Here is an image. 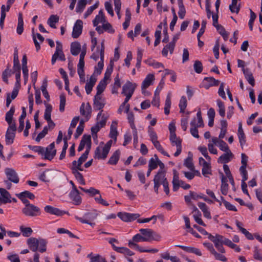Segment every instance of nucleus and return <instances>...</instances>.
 <instances>
[{
  "label": "nucleus",
  "mask_w": 262,
  "mask_h": 262,
  "mask_svg": "<svg viewBox=\"0 0 262 262\" xmlns=\"http://www.w3.org/2000/svg\"><path fill=\"white\" fill-rule=\"evenodd\" d=\"M21 211L23 214L28 217H36L41 214L40 208L32 204L28 206H25L22 208Z\"/></svg>",
  "instance_id": "nucleus-4"
},
{
  "label": "nucleus",
  "mask_w": 262,
  "mask_h": 262,
  "mask_svg": "<svg viewBox=\"0 0 262 262\" xmlns=\"http://www.w3.org/2000/svg\"><path fill=\"white\" fill-rule=\"evenodd\" d=\"M148 135L150 137L151 141L152 142L158 141V136L156 133L154 131V128L149 126L148 127Z\"/></svg>",
  "instance_id": "nucleus-52"
},
{
  "label": "nucleus",
  "mask_w": 262,
  "mask_h": 262,
  "mask_svg": "<svg viewBox=\"0 0 262 262\" xmlns=\"http://www.w3.org/2000/svg\"><path fill=\"white\" fill-rule=\"evenodd\" d=\"M238 0H232L231 4L229 5V8L232 13H236L238 14L239 10L241 6L239 4L237 6Z\"/></svg>",
  "instance_id": "nucleus-36"
},
{
  "label": "nucleus",
  "mask_w": 262,
  "mask_h": 262,
  "mask_svg": "<svg viewBox=\"0 0 262 262\" xmlns=\"http://www.w3.org/2000/svg\"><path fill=\"white\" fill-rule=\"evenodd\" d=\"M102 28L104 31H107L110 33H114L115 32V30L113 28L112 25L108 23H106L105 24L104 23L102 25Z\"/></svg>",
  "instance_id": "nucleus-64"
},
{
  "label": "nucleus",
  "mask_w": 262,
  "mask_h": 262,
  "mask_svg": "<svg viewBox=\"0 0 262 262\" xmlns=\"http://www.w3.org/2000/svg\"><path fill=\"white\" fill-rule=\"evenodd\" d=\"M56 51L54 54L52 55L51 63L52 64H54L56 61V57L58 56V53H60V52H62V45L60 41L59 40H57L56 41Z\"/></svg>",
  "instance_id": "nucleus-24"
},
{
  "label": "nucleus",
  "mask_w": 262,
  "mask_h": 262,
  "mask_svg": "<svg viewBox=\"0 0 262 262\" xmlns=\"http://www.w3.org/2000/svg\"><path fill=\"white\" fill-rule=\"evenodd\" d=\"M82 21L78 19L76 21L73 29L72 36L74 38H78L81 34L83 28Z\"/></svg>",
  "instance_id": "nucleus-8"
},
{
  "label": "nucleus",
  "mask_w": 262,
  "mask_h": 262,
  "mask_svg": "<svg viewBox=\"0 0 262 262\" xmlns=\"http://www.w3.org/2000/svg\"><path fill=\"white\" fill-rule=\"evenodd\" d=\"M104 148L98 146L95 151V159H105L107 157H104Z\"/></svg>",
  "instance_id": "nucleus-38"
},
{
  "label": "nucleus",
  "mask_w": 262,
  "mask_h": 262,
  "mask_svg": "<svg viewBox=\"0 0 262 262\" xmlns=\"http://www.w3.org/2000/svg\"><path fill=\"white\" fill-rule=\"evenodd\" d=\"M136 86L137 84L135 83H133L130 81H127L122 87V94H126V93H128L133 94Z\"/></svg>",
  "instance_id": "nucleus-14"
},
{
  "label": "nucleus",
  "mask_w": 262,
  "mask_h": 262,
  "mask_svg": "<svg viewBox=\"0 0 262 262\" xmlns=\"http://www.w3.org/2000/svg\"><path fill=\"white\" fill-rule=\"evenodd\" d=\"M105 104V99L100 95H96L94 99V108L96 111L102 110Z\"/></svg>",
  "instance_id": "nucleus-12"
},
{
  "label": "nucleus",
  "mask_w": 262,
  "mask_h": 262,
  "mask_svg": "<svg viewBox=\"0 0 262 262\" xmlns=\"http://www.w3.org/2000/svg\"><path fill=\"white\" fill-rule=\"evenodd\" d=\"M176 45L173 42H170L168 44L166 45L162 51V54L163 56L166 57L168 55V50L170 54H172Z\"/></svg>",
  "instance_id": "nucleus-30"
},
{
  "label": "nucleus",
  "mask_w": 262,
  "mask_h": 262,
  "mask_svg": "<svg viewBox=\"0 0 262 262\" xmlns=\"http://www.w3.org/2000/svg\"><path fill=\"white\" fill-rule=\"evenodd\" d=\"M15 112L14 106H11L10 110L6 113L5 120L7 122L8 124H10L12 122L13 116Z\"/></svg>",
  "instance_id": "nucleus-43"
},
{
  "label": "nucleus",
  "mask_w": 262,
  "mask_h": 262,
  "mask_svg": "<svg viewBox=\"0 0 262 262\" xmlns=\"http://www.w3.org/2000/svg\"><path fill=\"white\" fill-rule=\"evenodd\" d=\"M66 98L64 94L60 95V104H59V111L63 112L64 111V107L66 105Z\"/></svg>",
  "instance_id": "nucleus-53"
},
{
  "label": "nucleus",
  "mask_w": 262,
  "mask_h": 262,
  "mask_svg": "<svg viewBox=\"0 0 262 262\" xmlns=\"http://www.w3.org/2000/svg\"><path fill=\"white\" fill-rule=\"evenodd\" d=\"M81 51V45L78 41H75L71 43L70 51L74 56H77Z\"/></svg>",
  "instance_id": "nucleus-26"
},
{
  "label": "nucleus",
  "mask_w": 262,
  "mask_h": 262,
  "mask_svg": "<svg viewBox=\"0 0 262 262\" xmlns=\"http://www.w3.org/2000/svg\"><path fill=\"white\" fill-rule=\"evenodd\" d=\"M106 84V82L102 80L99 82L97 86V95H100L105 89Z\"/></svg>",
  "instance_id": "nucleus-46"
},
{
  "label": "nucleus",
  "mask_w": 262,
  "mask_h": 262,
  "mask_svg": "<svg viewBox=\"0 0 262 262\" xmlns=\"http://www.w3.org/2000/svg\"><path fill=\"white\" fill-rule=\"evenodd\" d=\"M121 152L118 149L116 150L110 157L107 163L110 165H116L120 156Z\"/></svg>",
  "instance_id": "nucleus-28"
},
{
  "label": "nucleus",
  "mask_w": 262,
  "mask_h": 262,
  "mask_svg": "<svg viewBox=\"0 0 262 262\" xmlns=\"http://www.w3.org/2000/svg\"><path fill=\"white\" fill-rule=\"evenodd\" d=\"M145 240H147V239L143 237V236L141 234L138 233V234L135 235L133 237L131 241L133 242V243H139L140 242H145Z\"/></svg>",
  "instance_id": "nucleus-61"
},
{
  "label": "nucleus",
  "mask_w": 262,
  "mask_h": 262,
  "mask_svg": "<svg viewBox=\"0 0 262 262\" xmlns=\"http://www.w3.org/2000/svg\"><path fill=\"white\" fill-rule=\"evenodd\" d=\"M84 59L79 58L78 64L77 72L79 76L80 80L84 82L85 80V74L84 72Z\"/></svg>",
  "instance_id": "nucleus-19"
},
{
  "label": "nucleus",
  "mask_w": 262,
  "mask_h": 262,
  "mask_svg": "<svg viewBox=\"0 0 262 262\" xmlns=\"http://www.w3.org/2000/svg\"><path fill=\"white\" fill-rule=\"evenodd\" d=\"M44 210L47 213L57 216H62L64 214L68 213L64 211L61 210L57 208L54 207L50 205L45 206Z\"/></svg>",
  "instance_id": "nucleus-13"
},
{
  "label": "nucleus",
  "mask_w": 262,
  "mask_h": 262,
  "mask_svg": "<svg viewBox=\"0 0 262 262\" xmlns=\"http://www.w3.org/2000/svg\"><path fill=\"white\" fill-rule=\"evenodd\" d=\"M208 238L214 243L215 246L221 244L225 245V241L227 239L223 236L218 234H216L214 236L209 234H208Z\"/></svg>",
  "instance_id": "nucleus-16"
},
{
  "label": "nucleus",
  "mask_w": 262,
  "mask_h": 262,
  "mask_svg": "<svg viewBox=\"0 0 262 262\" xmlns=\"http://www.w3.org/2000/svg\"><path fill=\"white\" fill-rule=\"evenodd\" d=\"M44 104L46 105V110L44 114V118L47 120H50L51 119V112L52 111V106L51 104H48L46 101L44 102Z\"/></svg>",
  "instance_id": "nucleus-32"
},
{
  "label": "nucleus",
  "mask_w": 262,
  "mask_h": 262,
  "mask_svg": "<svg viewBox=\"0 0 262 262\" xmlns=\"http://www.w3.org/2000/svg\"><path fill=\"white\" fill-rule=\"evenodd\" d=\"M139 232L143 235V237L147 239L145 242L151 241H159L161 240V235L150 229H140Z\"/></svg>",
  "instance_id": "nucleus-3"
},
{
  "label": "nucleus",
  "mask_w": 262,
  "mask_h": 262,
  "mask_svg": "<svg viewBox=\"0 0 262 262\" xmlns=\"http://www.w3.org/2000/svg\"><path fill=\"white\" fill-rule=\"evenodd\" d=\"M47 244V239L42 238L30 237L27 239V244L33 252H36L37 250L41 253L46 252Z\"/></svg>",
  "instance_id": "nucleus-1"
},
{
  "label": "nucleus",
  "mask_w": 262,
  "mask_h": 262,
  "mask_svg": "<svg viewBox=\"0 0 262 262\" xmlns=\"http://www.w3.org/2000/svg\"><path fill=\"white\" fill-rule=\"evenodd\" d=\"M53 177V172L50 169H46L39 177V179L45 182H49Z\"/></svg>",
  "instance_id": "nucleus-20"
},
{
  "label": "nucleus",
  "mask_w": 262,
  "mask_h": 262,
  "mask_svg": "<svg viewBox=\"0 0 262 262\" xmlns=\"http://www.w3.org/2000/svg\"><path fill=\"white\" fill-rule=\"evenodd\" d=\"M79 194V191L77 189H72L69 193V197L75 205H78L81 202V198Z\"/></svg>",
  "instance_id": "nucleus-15"
},
{
  "label": "nucleus",
  "mask_w": 262,
  "mask_h": 262,
  "mask_svg": "<svg viewBox=\"0 0 262 262\" xmlns=\"http://www.w3.org/2000/svg\"><path fill=\"white\" fill-rule=\"evenodd\" d=\"M225 245L229 246L232 249H234L236 252H239L241 250V248L238 246L228 238L226 239L225 241Z\"/></svg>",
  "instance_id": "nucleus-51"
},
{
  "label": "nucleus",
  "mask_w": 262,
  "mask_h": 262,
  "mask_svg": "<svg viewBox=\"0 0 262 262\" xmlns=\"http://www.w3.org/2000/svg\"><path fill=\"white\" fill-rule=\"evenodd\" d=\"M171 106V98L170 94H168L165 103L164 113L166 115H168L170 112V108Z\"/></svg>",
  "instance_id": "nucleus-45"
},
{
  "label": "nucleus",
  "mask_w": 262,
  "mask_h": 262,
  "mask_svg": "<svg viewBox=\"0 0 262 262\" xmlns=\"http://www.w3.org/2000/svg\"><path fill=\"white\" fill-rule=\"evenodd\" d=\"M20 230L25 237L30 236L33 232V230L30 227H25L23 226L20 227Z\"/></svg>",
  "instance_id": "nucleus-47"
},
{
  "label": "nucleus",
  "mask_w": 262,
  "mask_h": 262,
  "mask_svg": "<svg viewBox=\"0 0 262 262\" xmlns=\"http://www.w3.org/2000/svg\"><path fill=\"white\" fill-rule=\"evenodd\" d=\"M24 31V21L23 18V15L21 13H19L18 18V24L17 27V33L20 35L23 33Z\"/></svg>",
  "instance_id": "nucleus-35"
},
{
  "label": "nucleus",
  "mask_w": 262,
  "mask_h": 262,
  "mask_svg": "<svg viewBox=\"0 0 262 262\" xmlns=\"http://www.w3.org/2000/svg\"><path fill=\"white\" fill-rule=\"evenodd\" d=\"M5 172L9 181L15 184L19 182V177L14 169L6 168L5 169Z\"/></svg>",
  "instance_id": "nucleus-7"
},
{
  "label": "nucleus",
  "mask_w": 262,
  "mask_h": 262,
  "mask_svg": "<svg viewBox=\"0 0 262 262\" xmlns=\"http://www.w3.org/2000/svg\"><path fill=\"white\" fill-rule=\"evenodd\" d=\"M155 79V76L154 74H148L143 81L142 82L141 88L142 90L148 88L149 85H150L152 83V82Z\"/></svg>",
  "instance_id": "nucleus-23"
},
{
  "label": "nucleus",
  "mask_w": 262,
  "mask_h": 262,
  "mask_svg": "<svg viewBox=\"0 0 262 262\" xmlns=\"http://www.w3.org/2000/svg\"><path fill=\"white\" fill-rule=\"evenodd\" d=\"M202 174L205 177H207L206 174H211V166L209 163L202 166Z\"/></svg>",
  "instance_id": "nucleus-60"
},
{
  "label": "nucleus",
  "mask_w": 262,
  "mask_h": 262,
  "mask_svg": "<svg viewBox=\"0 0 262 262\" xmlns=\"http://www.w3.org/2000/svg\"><path fill=\"white\" fill-rule=\"evenodd\" d=\"M72 173L74 174L76 180L80 184L83 185L85 184V180L81 173L75 170L74 171H72Z\"/></svg>",
  "instance_id": "nucleus-48"
},
{
  "label": "nucleus",
  "mask_w": 262,
  "mask_h": 262,
  "mask_svg": "<svg viewBox=\"0 0 262 262\" xmlns=\"http://www.w3.org/2000/svg\"><path fill=\"white\" fill-rule=\"evenodd\" d=\"M167 180L165 172L158 171L157 173L155 176L153 180L154 183V189L157 194H158L159 193V188L160 185Z\"/></svg>",
  "instance_id": "nucleus-5"
},
{
  "label": "nucleus",
  "mask_w": 262,
  "mask_h": 262,
  "mask_svg": "<svg viewBox=\"0 0 262 262\" xmlns=\"http://www.w3.org/2000/svg\"><path fill=\"white\" fill-rule=\"evenodd\" d=\"M117 124V121H113L110 127V137L115 140H116L118 135Z\"/></svg>",
  "instance_id": "nucleus-25"
},
{
  "label": "nucleus",
  "mask_w": 262,
  "mask_h": 262,
  "mask_svg": "<svg viewBox=\"0 0 262 262\" xmlns=\"http://www.w3.org/2000/svg\"><path fill=\"white\" fill-rule=\"evenodd\" d=\"M181 180H179V174L176 170H173V177L172 179L173 191H177L179 188V184Z\"/></svg>",
  "instance_id": "nucleus-27"
},
{
  "label": "nucleus",
  "mask_w": 262,
  "mask_h": 262,
  "mask_svg": "<svg viewBox=\"0 0 262 262\" xmlns=\"http://www.w3.org/2000/svg\"><path fill=\"white\" fill-rule=\"evenodd\" d=\"M55 144L53 142L51 143L48 147L46 149L45 151V159L49 160H51L53 159L54 156L56 155V150L54 149Z\"/></svg>",
  "instance_id": "nucleus-11"
},
{
  "label": "nucleus",
  "mask_w": 262,
  "mask_h": 262,
  "mask_svg": "<svg viewBox=\"0 0 262 262\" xmlns=\"http://www.w3.org/2000/svg\"><path fill=\"white\" fill-rule=\"evenodd\" d=\"M128 245L130 248L135 249L140 252H146V250L143 249L141 247L139 246L136 243H133V242L129 241Z\"/></svg>",
  "instance_id": "nucleus-58"
},
{
  "label": "nucleus",
  "mask_w": 262,
  "mask_h": 262,
  "mask_svg": "<svg viewBox=\"0 0 262 262\" xmlns=\"http://www.w3.org/2000/svg\"><path fill=\"white\" fill-rule=\"evenodd\" d=\"M59 21V17L56 15H52L48 19V24L50 27L55 28V24Z\"/></svg>",
  "instance_id": "nucleus-41"
},
{
  "label": "nucleus",
  "mask_w": 262,
  "mask_h": 262,
  "mask_svg": "<svg viewBox=\"0 0 262 262\" xmlns=\"http://www.w3.org/2000/svg\"><path fill=\"white\" fill-rule=\"evenodd\" d=\"M98 213L96 210H93L84 213L83 217H80L75 216V219L82 223L86 224L92 226H94L95 224L93 222L97 217Z\"/></svg>",
  "instance_id": "nucleus-2"
},
{
  "label": "nucleus",
  "mask_w": 262,
  "mask_h": 262,
  "mask_svg": "<svg viewBox=\"0 0 262 262\" xmlns=\"http://www.w3.org/2000/svg\"><path fill=\"white\" fill-rule=\"evenodd\" d=\"M79 188L84 192L89 193L91 196H94L96 194H99L100 193V191L94 187H90L89 189H85L81 187Z\"/></svg>",
  "instance_id": "nucleus-42"
},
{
  "label": "nucleus",
  "mask_w": 262,
  "mask_h": 262,
  "mask_svg": "<svg viewBox=\"0 0 262 262\" xmlns=\"http://www.w3.org/2000/svg\"><path fill=\"white\" fill-rule=\"evenodd\" d=\"M92 108L90 104L88 103L84 106V103H83L80 107V112L81 115L85 116L86 118V121H88L91 117Z\"/></svg>",
  "instance_id": "nucleus-18"
},
{
  "label": "nucleus",
  "mask_w": 262,
  "mask_h": 262,
  "mask_svg": "<svg viewBox=\"0 0 262 262\" xmlns=\"http://www.w3.org/2000/svg\"><path fill=\"white\" fill-rule=\"evenodd\" d=\"M11 70L9 69V67L5 70L2 74V78L4 82L8 83V77L11 75Z\"/></svg>",
  "instance_id": "nucleus-54"
},
{
  "label": "nucleus",
  "mask_w": 262,
  "mask_h": 262,
  "mask_svg": "<svg viewBox=\"0 0 262 262\" xmlns=\"http://www.w3.org/2000/svg\"><path fill=\"white\" fill-rule=\"evenodd\" d=\"M148 168H149L150 170H154L157 168V160H156V158L155 159L152 158L149 160Z\"/></svg>",
  "instance_id": "nucleus-63"
},
{
  "label": "nucleus",
  "mask_w": 262,
  "mask_h": 262,
  "mask_svg": "<svg viewBox=\"0 0 262 262\" xmlns=\"http://www.w3.org/2000/svg\"><path fill=\"white\" fill-rule=\"evenodd\" d=\"M187 99L185 96H183L181 97V99L180 100L179 106L180 107V113H184L185 110L187 106Z\"/></svg>",
  "instance_id": "nucleus-44"
},
{
  "label": "nucleus",
  "mask_w": 262,
  "mask_h": 262,
  "mask_svg": "<svg viewBox=\"0 0 262 262\" xmlns=\"http://www.w3.org/2000/svg\"><path fill=\"white\" fill-rule=\"evenodd\" d=\"M152 144H154L155 147L159 151H160L162 155L166 156L167 157H169V155H168V154L164 150V149L161 145V144L158 140L152 142Z\"/></svg>",
  "instance_id": "nucleus-50"
},
{
  "label": "nucleus",
  "mask_w": 262,
  "mask_h": 262,
  "mask_svg": "<svg viewBox=\"0 0 262 262\" xmlns=\"http://www.w3.org/2000/svg\"><path fill=\"white\" fill-rule=\"evenodd\" d=\"M193 68L195 72L198 74L201 73L203 70V65L199 60H196L194 62Z\"/></svg>",
  "instance_id": "nucleus-57"
},
{
  "label": "nucleus",
  "mask_w": 262,
  "mask_h": 262,
  "mask_svg": "<svg viewBox=\"0 0 262 262\" xmlns=\"http://www.w3.org/2000/svg\"><path fill=\"white\" fill-rule=\"evenodd\" d=\"M212 142L215 145H217L221 150L225 152L230 151L229 146L223 140H219L216 137H213L212 138Z\"/></svg>",
  "instance_id": "nucleus-17"
},
{
  "label": "nucleus",
  "mask_w": 262,
  "mask_h": 262,
  "mask_svg": "<svg viewBox=\"0 0 262 262\" xmlns=\"http://www.w3.org/2000/svg\"><path fill=\"white\" fill-rule=\"evenodd\" d=\"M10 193L4 188H0V206L11 202Z\"/></svg>",
  "instance_id": "nucleus-9"
},
{
  "label": "nucleus",
  "mask_w": 262,
  "mask_h": 262,
  "mask_svg": "<svg viewBox=\"0 0 262 262\" xmlns=\"http://www.w3.org/2000/svg\"><path fill=\"white\" fill-rule=\"evenodd\" d=\"M36 37H37L41 43L43 41L45 38L41 34L38 33H37L36 34L34 33L33 34V39L36 48V50L37 51H38L40 49V46L36 39Z\"/></svg>",
  "instance_id": "nucleus-31"
},
{
  "label": "nucleus",
  "mask_w": 262,
  "mask_h": 262,
  "mask_svg": "<svg viewBox=\"0 0 262 262\" xmlns=\"http://www.w3.org/2000/svg\"><path fill=\"white\" fill-rule=\"evenodd\" d=\"M113 248L116 252L122 253L125 255L132 256L134 255V253L133 251H132L128 248L126 247H119L116 246L115 245H113Z\"/></svg>",
  "instance_id": "nucleus-22"
},
{
  "label": "nucleus",
  "mask_w": 262,
  "mask_h": 262,
  "mask_svg": "<svg viewBox=\"0 0 262 262\" xmlns=\"http://www.w3.org/2000/svg\"><path fill=\"white\" fill-rule=\"evenodd\" d=\"M28 147L35 152H38L39 154L43 155L45 153V148L43 147L39 146H31L29 145Z\"/></svg>",
  "instance_id": "nucleus-59"
},
{
  "label": "nucleus",
  "mask_w": 262,
  "mask_h": 262,
  "mask_svg": "<svg viewBox=\"0 0 262 262\" xmlns=\"http://www.w3.org/2000/svg\"><path fill=\"white\" fill-rule=\"evenodd\" d=\"M103 62L104 57H100V60L98 62L97 66L95 67L94 74L99 75L101 73L104 66Z\"/></svg>",
  "instance_id": "nucleus-40"
},
{
  "label": "nucleus",
  "mask_w": 262,
  "mask_h": 262,
  "mask_svg": "<svg viewBox=\"0 0 262 262\" xmlns=\"http://www.w3.org/2000/svg\"><path fill=\"white\" fill-rule=\"evenodd\" d=\"M177 247L180 248L187 252L194 253L198 256H201L202 255L201 251L198 248L192 247H187L183 245H177Z\"/></svg>",
  "instance_id": "nucleus-21"
},
{
  "label": "nucleus",
  "mask_w": 262,
  "mask_h": 262,
  "mask_svg": "<svg viewBox=\"0 0 262 262\" xmlns=\"http://www.w3.org/2000/svg\"><path fill=\"white\" fill-rule=\"evenodd\" d=\"M220 81L212 77H205L203 80V86L206 90L213 86H217Z\"/></svg>",
  "instance_id": "nucleus-10"
},
{
  "label": "nucleus",
  "mask_w": 262,
  "mask_h": 262,
  "mask_svg": "<svg viewBox=\"0 0 262 262\" xmlns=\"http://www.w3.org/2000/svg\"><path fill=\"white\" fill-rule=\"evenodd\" d=\"M184 165L191 170H194V165L191 158H187L184 161Z\"/></svg>",
  "instance_id": "nucleus-62"
},
{
  "label": "nucleus",
  "mask_w": 262,
  "mask_h": 262,
  "mask_svg": "<svg viewBox=\"0 0 262 262\" xmlns=\"http://www.w3.org/2000/svg\"><path fill=\"white\" fill-rule=\"evenodd\" d=\"M217 106L219 108V114L223 117L225 116V109L224 103L220 100L217 101Z\"/></svg>",
  "instance_id": "nucleus-55"
},
{
  "label": "nucleus",
  "mask_w": 262,
  "mask_h": 262,
  "mask_svg": "<svg viewBox=\"0 0 262 262\" xmlns=\"http://www.w3.org/2000/svg\"><path fill=\"white\" fill-rule=\"evenodd\" d=\"M169 140L173 146L176 145L177 146L179 142L180 145H181L182 140L179 138L177 137L176 134L170 135Z\"/></svg>",
  "instance_id": "nucleus-56"
},
{
  "label": "nucleus",
  "mask_w": 262,
  "mask_h": 262,
  "mask_svg": "<svg viewBox=\"0 0 262 262\" xmlns=\"http://www.w3.org/2000/svg\"><path fill=\"white\" fill-rule=\"evenodd\" d=\"M232 156L233 154L231 151L226 152V153L223 154L219 158L218 162L222 163H228Z\"/></svg>",
  "instance_id": "nucleus-29"
},
{
  "label": "nucleus",
  "mask_w": 262,
  "mask_h": 262,
  "mask_svg": "<svg viewBox=\"0 0 262 262\" xmlns=\"http://www.w3.org/2000/svg\"><path fill=\"white\" fill-rule=\"evenodd\" d=\"M117 216L123 222H132L140 216L138 213H130L125 212H119L117 214Z\"/></svg>",
  "instance_id": "nucleus-6"
},
{
  "label": "nucleus",
  "mask_w": 262,
  "mask_h": 262,
  "mask_svg": "<svg viewBox=\"0 0 262 262\" xmlns=\"http://www.w3.org/2000/svg\"><path fill=\"white\" fill-rule=\"evenodd\" d=\"M15 135V133L10 131L9 129H7L6 134V143L7 145H10L13 143Z\"/></svg>",
  "instance_id": "nucleus-37"
},
{
  "label": "nucleus",
  "mask_w": 262,
  "mask_h": 262,
  "mask_svg": "<svg viewBox=\"0 0 262 262\" xmlns=\"http://www.w3.org/2000/svg\"><path fill=\"white\" fill-rule=\"evenodd\" d=\"M178 3L179 6L178 14L179 17L181 19H183L186 14V10L183 3V0H178Z\"/></svg>",
  "instance_id": "nucleus-34"
},
{
  "label": "nucleus",
  "mask_w": 262,
  "mask_h": 262,
  "mask_svg": "<svg viewBox=\"0 0 262 262\" xmlns=\"http://www.w3.org/2000/svg\"><path fill=\"white\" fill-rule=\"evenodd\" d=\"M87 4V0H78L77 5L76 8L77 13L83 12Z\"/></svg>",
  "instance_id": "nucleus-39"
},
{
  "label": "nucleus",
  "mask_w": 262,
  "mask_h": 262,
  "mask_svg": "<svg viewBox=\"0 0 262 262\" xmlns=\"http://www.w3.org/2000/svg\"><path fill=\"white\" fill-rule=\"evenodd\" d=\"M195 121H196L195 118H194L191 121L190 125L191 126V127L190 128V133L192 135V136H193L194 137H195L196 138H199V135L198 134V130L197 129V128L198 127L196 126Z\"/></svg>",
  "instance_id": "nucleus-33"
},
{
  "label": "nucleus",
  "mask_w": 262,
  "mask_h": 262,
  "mask_svg": "<svg viewBox=\"0 0 262 262\" xmlns=\"http://www.w3.org/2000/svg\"><path fill=\"white\" fill-rule=\"evenodd\" d=\"M253 257L255 259L262 261V254L261 250L258 247L255 246L253 251Z\"/></svg>",
  "instance_id": "nucleus-49"
}]
</instances>
